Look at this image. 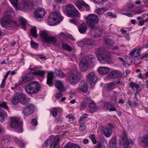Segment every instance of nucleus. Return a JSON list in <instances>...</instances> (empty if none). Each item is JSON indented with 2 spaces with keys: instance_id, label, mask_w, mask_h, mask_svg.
I'll list each match as a JSON object with an SVG mask.
<instances>
[{
  "instance_id": "nucleus-1",
  "label": "nucleus",
  "mask_w": 148,
  "mask_h": 148,
  "mask_svg": "<svg viewBox=\"0 0 148 148\" xmlns=\"http://www.w3.org/2000/svg\"><path fill=\"white\" fill-rule=\"evenodd\" d=\"M95 51L98 60L101 63H106L111 57V53L106 52L103 48H97Z\"/></svg>"
},
{
  "instance_id": "nucleus-2",
  "label": "nucleus",
  "mask_w": 148,
  "mask_h": 148,
  "mask_svg": "<svg viewBox=\"0 0 148 148\" xmlns=\"http://www.w3.org/2000/svg\"><path fill=\"white\" fill-rule=\"evenodd\" d=\"M95 58L94 56L89 54L85 56L80 61L79 68L81 71H86L91 63L92 62V60Z\"/></svg>"
},
{
  "instance_id": "nucleus-3",
  "label": "nucleus",
  "mask_w": 148,
  "mask_h": 148,
  "mask_svg": "<svg viewBox=\"0 0 148 148\" xmlns=\"http://www.w3.org/2000/svg\"><path fill=\"white\" fill-rule=\"evenodd\" d=\"M41 87L39 82L33 81L28 84L25 87L26 92L29 94H36L39 92Z\"/></svg>"
},
{
  "instance_id": "nucleus-4",
  "label": "nucleus",
  "mask_w": 148,
  "mask_h": 148,
  "mask_svg": "<svg viewBox=\"0 0 148 148\" xmlns=\"http://www.w3.org/2000/svg\"><path fill=\"white\" fill-rule=\"evenodd\" d=\"M63 17L58 11L53 12L49 15L48 19V23L50 25H54L62 21Z\"/></svg>"
},
{
  "instance_id": "nucleus-5",
  "label": "nucleus",
  "mask_w": 148,
  "mask_h": 148,
  "mask_svg": "<svg viewBox=\"0 0 148 148\" xmlns=\"http://www.w3.org/2000/svg\"><path fill=\"white\" fill-rule=\"evenodd\" d=\"M120 144L123 145L124 148H130L134 145L133 141L131 139L127 138V134L124 129H123L122 135L120 136Z\"/></svg>"
},
{
  "instance_id": "nucleus-6",
  "label": "nucleus",
  "mask_w": 148,
  "mask_h": 148,
  "mask_svg": "<svg viewBox=\"0 0 148 148\" xmlns=\"http://www.w3.org/2000/svg\"><path fill=\"white\" fill-rule=\"evenodd\" d=\"M13 10L12 8L10 9V11L7 10L5 12V15L0 20V23L2 27H5L8 24L14 23L15 25L17 26L16 22L12 21L10 17V15Z\"/></svg>"
},
{
  "instance_id": "nucleus-7",
  "label": "nucleus",
  "mask_w": 148,
  "mask_h": 148,
  "mask_svg": "<svg viewBox=\"0 0 148 148\" xmlns=\"http://www.w3.org/2000/svg\"><path fill=\"white\" fill-rule=\"evenodd\" d=\"M65 10L68 16H73L79 18L81 16L80 13L73 4H67Z\"/></svg>"
},
{
  "instance_id": "nucleus-8",
  "label": "nucleus",
  "mask_w": 148,
  "mask_h": 148,
  "mask_svg": "<svg viewBox=\"0 0 148 148\" xmlns=\"http://www.w3.org/2000/svg\"><path fill=\"white\" fill-rule=\"evenodd\" d=\"M60 137L58 136H51L45 141L43 146L48 147L51 145L50 148H55L59 143Z\"/></svg>"
},
{
  "instance_id": "nucleus-9",
  "label": "nucleus",
  "mask_w": 148,
  "mask_h": 148,
  "mask_svg": "<svg viewBox=\"0 0 148 148\" xmlns=\"http://www.w3.org/2000/svg\"><path fill=\"white\" fill-rule=\"evenodd\" d=\"M85 20L88 27L91 29H94L95 26V24L98 23L99 22L97 15L93 14H89Z\"/></svg>"
},
{
  "instance_id": "nucleus-10",
  "label": "nucleus",
  "mask_w": 148,
  "mask_h": 148,
  "mask_svg": "<svg viewBox=\"0 0 148 148\" xmlns=\"http://www.w3.org/2000/svg\"><path fill=\"white\" fill-rule=\"evenodd\" d=\"M11 127L13 128L18 129V132H23L22 123L20 122L19 119L17 117H11L10 118Z\"/></svg>"
},
{
  "instance_id": "nucleus-11",
  "label": "nucleus",
  "mask_w": 148,
  "mask_h": 148,
  "mask_svg": "<svg viewBox=\"0 0 148 148\" xmlns=\"http://www.w3.org/2000/svg\"><path fill=\"white\" fill-rule=\"evenodd\" d=\"M12 4L15 7L16 9H19L22 10L28 8L30 5L31 3L29 2V0H22L24 4H20L17 5L18 0H9Z\"/></svg>"
},
{
  "instance_id": "nucleus-12",
  "label": "nucleus",
  "mask_w": 148,
  "mask_h": 148,
  "mask_svg": "<svg viewBox=\"0 0 148 148\" xmlns=\"http://www.w3.org/2000/svg\"><path fill=\"white\" fill-rule=\"evenodd\" d=\"M97 78V77L94 72H90L86 75V80L90 84L92 88L95 86Z\"/></svg>"
},
{
  "instance_id": "nucleus-13",
  "label": "nucleus",
  "mask_w": 148,
  "mask_h": 148,
  "mask_svg": "<svg viewBox=\"0 0 148 148\" xmlns=\"http://www.w3.org/2000/svg\"><path fill=\"white\" fill-rule=\"evenodd\" d=\"M78 74V72L76 68L71 71L69 77V80L71 84H75L78 82L79 79Z\"/></svg>"
},
{
  "instance_id": "nucleus-14",
  "label": "nucleus",
  "mask_w": 148,
  "mask_h": 148,
  "mask_svg": "<svg viewBox=\"0 0 148 148\" xmlns=\"http://www.w3.org/2000/svg\"><path fill=\"white\" fill-rule=\"evenodd\" d=\"M79 2L77 1L75 3V5L80 11L84 10L88 11L90 9L89 6L86 4L83 0H79Z\"/></svg>"
},
{
  "instance_id": "nucleus-15",
  "label": "nucleus",
  "mask_w": 148,
  "mask_h": 148,
  "mask_svg": "<svg viewBox=\"0 0 148 148\" xmlns=\"http://www.w3.org/2000/svg\"><path fill=\"white\" fill-rule=\"evenodd\" d=\"M46 13L45 9L41 7H38L34 12V15L36 18H42Z\"/></svg>"
},
{
  "instance_id": "nucleus-16",
  "label": "nucleus",
  "mask_w": 148,
  "mask_h": 148,
  "mask_svg": "<svg viewBox=\"0 0 148 148\" xmlns=\"http://www.w3.org/2000/svg\"><path fill=\"white\" fill-rule=\"evenodd\" d=\"M34 106L32 104L29 105L25 108L23 112L24 114V117L27 116L32 113L34 110Z\"/></svg>"
},
{
  "instance_id": "nucleus-17",
  "label": "nucleus",
  "mask_w": 148,
  "mask_h": 148,
  "mask_svg": "<svg viewBox=\"0 0 148 148\" xmlns=\"http://www.w3.org/2000/svg\"><path fill=\"white\" fill-rule=\"evenodd\" d=\"M95 42L94 40L90 38L84 39L83 41H81L78 42L77 44L80 46H83L84 45L89 46L94 44Z\"/></svg>"
},
{
  "instance_id": "nucleus-18",
  "label": "nucleus",
  "mask_w": 148,
  "mask_h": 148,
  "mask_svg": "<svg viewBox=\"0 0 148 148\" xmlns=\"http://www.w3.org/2000/svg\"><path fill=\"white\" fill-rule=\"evenodd\" d=\"M102 29H95L94 28L91 30L90 34L93 38L99 37L101 35Z\"/></svg>"
},
{
  "instance_id": "nucleus-19",
  "label": "nucleus",
  "mask_w": 148,
  "mask_h": 148,
  "mask_svg": "<svg viewBox=\"0 0 148 148\" xmlns=\"http://www.w3.org/2000/svg\"><path fill=\"white\" fill-rule=\"evenodd\" d=\"M19 102L23 105H26L29 103V100L25 97L24 94H20L18 95Z\"/></svg>"
},
{
  "instance_id": "nucleus-20",
  "label": "nucleus",
  "mask_w": 148,
  "mask_h": 148,
  "mask_svg": "<svg viewBox=\"0 0 148 148\" xmlns=\"http://www.w3.org/2000/svg\"><path fill=\"white\" fill-rule=\"evenodd\" d=\"M98 71L100 74L105 75L107 74L110 71V68L107 67L100 66L99 67Z\"/></svg>"
},
{
  "instance_id": "nucleus-21",
  "label": "nucleus",
  "mask_w": 148,
  "mask_h": 148,
  "mask_svg": "<svg viewBox=\"0 0 148 148\" xmlns=\"http://www.w3.org/2000/svg\"><path fill=\"white\" fill-rule=\"evenodd\" d=\"M79 88L80 90L86 92L88 90V84L85 81H81L79 84Z\"/></svg>"
},
{
  "instance_id": "nucleus-22",
  "label": "nucleus",
  "mask_w": 148,
  "mask_h": 148,
  "mask_svg": "<svg viewBox=\"0 0 148 148\" xmlns=\"http://www.w3.org/2000/svg\"><path fill=\"white\" fill-rule=\"evenodd\" d=\"M45 43L48 44H52L54 45L57 44V40L55 37L53 36H48Z\"/></svg>"
},
{
  "instance_id": "nucleus-23",
  "label": "nucleus",
  "mask_w": 148,
  "mask_h": 148,
  "mask_svg": "<svg viewBox=\"0 0 148 148\" xmlns=\"http://www.w3.org/2000/svg\"><path fill=\"white\" fill-rule=\"evenodd\" d=\"M36 69L37 67H34V69H32V70L34 71V73L35 75H38L42 77H43L45 76L46 72L42 70H37Z\"/></svg>"
},
{
  "instance_id": "nucleus-24",
  "label": "nucleus",
  "mask_w": 148,
  "mask_h": 148,
  "mask_svg": "<svg viewBox=\"0 0 148 148\" xmlns=\"http://www.w3.org/2000/svg\"><path fill=\"white\" fill-rule=\"evenodd\" d=\"M56 87L62 92H64L65 90L64 88L63 83L62 82L59 80L57 81L55 84Z\"/></svg>"
},
{
  "instance_id": "nucleus-25",
  "label": "nucleus",
  "mask_w": 148,
  "mask_h": 148,
  "mask_svg": "<svg viewBox=\"0 0 148 148\" xmlns=\"http://www.w3.org/2000/svg\"><path fill=\"white\" fill-rule=\"evenodd\" d=\"M66 42H68V40H65V41L64 40H63L62 42V46L63 49L64 50H68L69 51H72V48L67 44Z\"/></svg>"
},
{
  "instance_id": "nucleus-26",
  "label": "nucleus",
  "mask_w": 148,
  "mask_h": 148,
  "mask_svg": "<svg viewBox=\"0 0 148 148\" xmlns=\"http://www.w3.org/2000/svg\"><path fill=\"white\" fill-rule=\"evenodd\" d=\"M53 74L54 73L52 72L48 73V74L47 83L50 86H51L52 84Z\"/></svg>"
},
{
  "instance_id": "nucleus-27",
  "label": "nucleus",
  "mask_w": 148,
  "mask_h": 148,
  "mask_svg": "<svg viewBox=\"0 0 148 148\" xmlns=\"http://www.w3.org/2000/svg\"><path fill=\"white\" fill-rule=\"evenodd\" d=\"M59 36L60 38L63 39L64 40H67L66 39L67 38H68L69 37H71L70 38L72 40H75L74 39L72 38V37L71 36L67 34L66 33L62 32L59 34Z\"/></svg>"
},
{
  "instance_id": "nucleus-28",
  "label": "nucleus",
  "mask_w": 148,
  "mask_h": 148,
  "mask_svg": "<svg viewBox=\"0 0 148 148\" xmlns=\"http://www.w3.org/2000/svg\"><path fill=\"white\" fill-rule=\"evenodd\" d=\"M15 142L18 144V145L20 146L23 147L25 146L27 143V142L25 141L22 140L21 139H19L17 137H15L14 138Z\"/></svg>"
},
{
  "instance_id": "nucleus-29",
  "label": "nucleus",
  "mask_w": 148,
  "mask_h": 148,
  "mask_svg": "<svg viewBox=\"0 0 148 148\" xmlns=\"http://www.w3.org/2000/svg\"><path fill=\"white\" fill-rule=\"evenodd\" d=\"M40 36L41 39L43 42H45L46 40L49 36L45 31H43L40 32Z\"/></svg>"
},
{
  "instance_id": "nucleus-30",
  "label": "nucleus",
  "mask_w": 148,
  "mask_h": 148,
  "mask_svg": "<svg viewBox=\"0 0 148 148\" xmlns=\"http://www.w3.org/2000/svg\"><path fill=\"white\" fill-rule=\"evenodd\" d=\"M30 69V71L29 73H28L27 75V76L29 81L32 80L34 77L35 75V74L34 73V71L32 70V69H34V68H31L30 66L29 68Z\"/></svg>"
},
{
  "instance_id": "nucleus-31",
  "label": "nucleus",
  "mask_w": 148,
  "mask_h": 148,
  "mask_svg": "<svg viewBox=\"0 0 148 148\" xmlns=\"http://www.w3.org/2000/svg\"><path fill=\"white\" fill-rule=\"evenodd\" d=\"M103 132L105 136L107 137H109L112 134V130L110 128L106 127L103 129Z\"/></svg>"
},
{
  "instance_id": "nucleus-32",
  "label": "nucleus",
  "mask_w": 148,
  "mask_h": 148,
  "mask_svg": "<svg viewBox=\"0 0 148 148\" xmlns=\"http://www.w3.org/2000/svg\"><path fill=\"white\" fill-rule=\"evenodd\" d=\"M87 28V26L85 23H82L81 24L79 28V31L81 34L84 33Z\"/></svg>"
},
{
  "instance_id": "nucleus-33",
  "label": "nucleus",
  "mask_w": 148,
  "mask_h": 148,
  "mask_svg": "<svg viewBox=\"0 0 148 148\" xmlns=\"http://www.w3.org/2000/svg\"><path fill=\"white\" fill-rule=\"evenodd\" d=\"M119 73L117 71H114L110 73L108 75L110 78H115L119 76Z\"/></svg>"
},
{
  "instance_id": "nucleus-34",
  "label": "nucleus",
  "mask_w": 148,
  "mask_h": 148,
  "mask_svg": "<svg viewBox=\"0 0 148 148\" xmlns=\"http://www.w3.org/2000/svg\"><path fill=\"white\" fill-rule=\"evenodd\" d=\"M19 21L20 22L23 29L25 30L26 29V25L27 24L26 21L25 19L22 17L19 18Z\"/></svg>"
},
{
  "instance_id": "nucleus-35",
  "label": "nucleus",
  "mask_w": 148,
  "mask_h": 148,
  "mask_svg": "<svg viewBox=\"0 0 148 148\" xmlns=\"http://www.w3.org/2000/svg\"><path fill=\"white\" fill-rule=\"evenodd\" d=\"M7 116V114L3 110L0 109V121L1 122L4 121V118Z\"/></svg>"
},
{
  "instance_id": "nucleus-36",
  "label": "nucleus",
  "mask_w": 148,
  "mask_h": 148,
  "mask_svg": "<svg viewBox=\"0 0 148 148\" xmlns=\"http://www.w3.org/2000/svg\"><path fill=\"white\" fill-rule=\"evenodd\" d=\"M89 110L91 113L95 112L97 110V108L95 104L93 103H89L88 105Z\"/></svg>"
},
{
  "instance_id": "nucleus-37",
  "label": "nucleus",
  "mask_w": 148,
  "mask_h": 148,
  "mask_svg": "<svg viewBox=\"0 0 148 148\" xmlns=\"http://www.w3.org/2000/svg\"><path fill=\"white\" fill-rule=\"evenodd\" d=\"M116 143V139L115 138H113L111 139L109 142L110 146V148H117Z\"/></svg>"
},
{
  "instance_id": "nucleus-38",
  "label": "nucleus",
  "mask_w": 148,
  "mask_h": 148,
  "mask_svg": "<svg viewBox=\"0 0 148 148\" xmlns=\"http://www.w3.org/2000/svg\"><path fill=\"white\" fill-rule=\"evenodd\" d=\"M106 11L105 7L99 8L95 10V12L99 15H102Z\"/></svg>"
},
{
  "instance_id": "nucleus-39",
  "label": "nucleus",
  "mask_w": 148,
  "mask_h": 148,
  "mask_svg": "<svg viewBox=\"0 0 148 148\" xmlns=\"http://www.w3.org/2000/svg\"><path fill=\"white\" fill-rule=\"evenodd\" d=\"M136 48H135L131 51L130 52V55L131 56H134L135 57H136L139 56V53L138 51L136 52L137 55H135L134 54V53L136 51Z\"/></svg>"
},
{
  "instance_id": "nucleus-40",
  "label": "nucleus",
  "mask_w": 148,
  "mask_h": 148,
  "mask_svg": "<svg viewBox=\"0 0 148 148\" xmlns=\"http://www.w3.org/2000/svg\"><path fill=\"white\" fill-rule=\"evenodd\" d=\"M31 33L32 36L34 37H36L38 36L36 27H33L31 29Z\"/></svg>"
},
{
  "instance_id": "nucleus-41",
  "label": "nucleus",
  "mask_w": 148,
  "mask_h": 148,
  "mask_svg": "<svg viewBox=\"0 0 148 148\" xmlns=\"http://www.w3.org/2000/svg\"><path fill=\"white\" fill-rule=\"evenodd\" d=\"M62 110L61 109L59 108H53L51 110V112L53 116H56L57 114V112L59 110Z\"/></svg>"
},
{
  "instance_id": "nucleus-42",
  "label": "nucleus",
  "mask_w": 148,
  "mask_h": 148,
  "mask_svg": "<svg viewBox=\"0 0 148 148\" xmlns=\"http://www.w3.org/2000/svg\"><path fill=\"white\" fill-rule=\"evenodd\" d=\"M130 10H129L128 11H131V12L132 14H140L143 12L144 11V10L141 9L136 10H131L130 9Z\"/></svg>"
},
{
  "instance_id": "nucleus-43",
  "label": "nucleus",
  "mask_w": 148,
  "mask_h": 148,
  "mask_svg": "<svg viewBox=\"0 0 148 148\" xmlns=\"http://www.w3.org/2000/svg\"><path fill=\"white\" fill-rule=\"evenodd\" d=\"M116 84V82H111L108 85L107 88L109 90H111L115 88Z\"/></svg>"
},
{
  "instance_id": "nucleus-44",
  "label": "nucleus",
  "mask_w": 148,
  "mask_h": 148,
  "mask_svg": "<svg viewBox=\"0 0 148 148\" xmlns=\"http://www.w3.org/2000/svg\"><path fill=\"white\" fill-rule=\"evenodd\" d=\"M55 72L56 75L59 77L63 78L65 76L64 74L62 71L58 70H56Z\"/></svg>"
},
{
  "instance_id": "nucleus-45",
  "label": "nucleus",
  "mask_w": 148,
  "mask_h": 148,
  "mask_svg": "<svg viewBox=\"0 0 148 148\" xmlns=\"http://www.w3.org/2000/svg\"><path fill=\"white\" fill-rule=\"evenodd\" d=\"M19 102L18 96H15L12 101V103L14 105L17 104Z\"/></svg>"
},
{
  "instance_id": "nucleus-46",
  "label": "nucleus",
  "mask_w": 148,
  "mask_h": 148,
  "mask_svg": "<svg viewBox=\"0 0 148 148\" xmlns=\"http://www.w3.org/2000/svg\"><path fill=\"white\" fill-rule=\"evenodd\" d=\"M10 137L9 135H4L2 137V139L5 142H8L10 141Z\"/></svg>"
},
{
  "instance_id": "nucleus-47",
  "label": "nucleus",
  "mask_w": 148,
  "mask_h": 148,
  "mask_svg": "<svg viewBox=\"0 0 148 148\" xmlns=\"http://www.w3.org/2000/svg\"><path fill=\"white\" fill-rule=\"evenodd\" d=\"M86 127V126L84 123H80L79 130L80 132H82L85 129Z\"/></svg>"
},
{
  "instance_id": "nucleus-48",
  "label": "nucleus",
  "mask_w": 148,
  "mask_h": 148,
  "mask_svg": "<svg viewBox=\"0 0 148 148\" xmlns=\"http://www.w3.org/2000/svg\"><path fill=\"white\" fill-rule=\"evenodd\" d=\"M30 45L32 48L36 49L38 47V44L35 43L31 40L30 42Z\"/></svg>"
},
{
  "instance_id": "nucleus-49",
  "label": "nucleus",
  "mask_w": 148,
  "mask_h": 148,
  "mask_svg": "<svg viewBox=\"0 0 148 148\" xmlns=\"http://www.w3.org/2000/svg\"><path fill=\"white\" fill-rule=\"evenodd\" d=\"M89 137L94 144H96V143L97 141L95 138V136L94 134H93L90 135L89 136Z\"/></svg>"
},
{
  "instance_id": "nucleus-50",
  "label": "nucleus",
  "mask_w": 148,
  "mask_h": 148,
  "mask_svg": "<svg viewBox=\"0 0 148 148\" xmlns=\"http://www.w3.org/2000/svg\"><path fill=\"white\" fill-rule=\"evenodd\" d=\"M130 86L132 88L135 87L136 89L138 88L139 87V85L138 84H136L135 82H131L130 84Z\"/></svg>"
},
{
  "instance_id": "nucleus-51",
  "label": "nucleus",
  "mask_w": 148,
  "mask_h": 148,
  "mask_svg": "<svg viewBox=\"0 0 148 148\" xmlns=\"http://www.w3.org/2000/svg\"><path fill=\"white\" fill-rule=\"evenodd\" d=\"M106 44L108 45H111L113 43V41L109 38H107L106 40Z\"/></svg>"
},
{
  "instance_id": "nucleus-52",
  "label": "nucleus",
  "mask_w": 148,
  "mask_h": 148,
  "mask_svg": "<svg viewBox=\"0 0 148 148\" xmlns=\"http://www.w3.org/2000/svg\"><path fill=\"white\" fill-rule=\"evenodd\" d=\"M21 79L22 80L21 83H25L29 81L26 75L25 76H22Z\"/></svg>"
},
{
  "instance_id": "nucleus-53",
  "label": "nucleus",
  "mask_w": 148,
  "mask_h": 148,
  "mask_svg": "<svg viewBox=\"0 0 148 148\" xmlns=\"http://www.w3.org/2000/svg\"><path fill=\"white\" fill-rule=\"evenodd\" d=\"M74 144H73L71 143H68L66 144L65 148H73V145Z\"/></svg>"
},
{
  "instance_id": "nucleus-54",
  "label": "nucleus",
  "mask_w": 148,
  "mask_h": 148,
  "mask_svg": "<svg viewBox=\"0 0 148 148\" xmlns=\"http://www.w3.org/2000/svg\"><path fill=\"white\" fill-rule=\"evenodd\" d=\"M69 22H70V23L72 24H73L75 25H77L78 24V22L76 20H75L74 18L70 19Z\"/></svg>"
},
{
  "instance_id": "nucleus-55",
  "label": "nucleus",
  "mask_w": 148,
  "mask_h": 148,
  "mask_svg": "<svg viewBox=\"0 0 148 148\" xmlns=\"http://www.w3.org/2000/svg\"><path fill=\"white\" fill-rule=\"evenodd\" d=\"M32 125L34 126H36L38 124L37 121L36 119H33L31 121Z\"/></svg>"
},
{
  "instance_id": "nucleus-56",
  "label": "nucleus",
  "mask_w": 148,
  "mask_h": 148,
  "mask_svg": "<svg viewBox=\"0 0 148 148\" xmlns=\"http://www.w3.org/2000/svg\"><path fill=\"white\" fill-rule=\"evenodd\" d=\"M66 118H68L69 119H71L72 120H74L75 119V117L73 116L71 114H69L67 115L66 116Z\"/></svg>"
},
{
  "instance_id": "nucleus-57",
  "label": "nucleus",
  "mask_w": 148,
  "mask_h": 148,
  "mask_svg": "<svg viewBox=\"0 0 148 148\" xmlns=\"http://www.w3.org/2000/svg\"><path fill=\"white\" fill-rule=\"evenodd\" d=\"M134 59V63L136 64H140L141 61V59L138 58L137 57H135Z\"/></svg>"
},
{
  "instance_id": "nucleus-58",
  "label": "nucleus",
  "mask_w": 148,
  "mask_h": 148,
  "mask_svg": "<svg viewBox=\"0 0 148 148\" xmlns=\"http://www.w3.org/2000/svg\"><path fill=\"white\" fill-rule=\"evenodd\" d=\"M147 23L145 20H143L141 21H140L138 22V25L139 26H142L144 25V23Z\"/></svg>"
},
{
  "instance_id": "nucleus-59",
  "label": "nucleus",
  "mask_w": 148,
  "mask_h": 148,
  "mask_svg": "<svg viewBox=\"0 0 148 148\" xmlns=\"http://www.w3.org/2000/svg\"><path fill=\"white\" fill-rule=\"evenodd\" d=\"M87 104V103H86L85 102H82L81 105V108L82 109H84L86 107Z\"/></svg>"
},
{
  "instance_id": "nucleus-60",
  "label": "nucleus",
  "mask_w": 148,
  "mask_h": 148,
  "mask_svg": "<svg viewBox=\"0 0 148 148\" xmlns=\"http://www.w3.org/2000/svg\"><path fill=\"white\" fill-rule=\"evenodd\" d=\"M121 14L125 15L126 16H127L129 17H132L133 16V15L132 14L129 13H121Z\"/></svg>"
},
{
  "instance_id": "nucleus-61",
  "label": "nucleus",
  "mask_w": 148,
  "mask_h": 148,
  "mask_svg": "<svg viewBox=\"0 0 148 148\" xmlns=\"http://www.w3.org/2000/svg\"><path fill=\"white\" fill-rule=\"evenodd\" d=\"M134 7V5L132 4H131L129 5L128 6H127V9L125 10L127 12H131V11H128L129 10H130V9L131 10H133L131 8H132Z\"/></svg>"
},
{
  "instance_id": "nucleus-62",
  "label": "nucleus",
  "mask_w": 148,
  "mask_h": 148,
  "mask_svg": "<svg viewBox=\"0 0 148 148\" xmlns=\"http://www.w3.org/2000/svg\"><path fill=\"white\" fill-rule=\"evenodd\" d=\"M11 72L10 71H9L8 72L6 73L5 74V75L3 79V80H4L5 81L8 75Z\"/></svg>"
},
{
  "instance_id": "nucleus-63",
  "label": "nucleus",
  "mask_w": 148,
  "mask_h": 148,
  "mask_svg": "<svg viewBox=\"0 0 148 148\" xmlns=\"http://www.w3.org/2000/svg\"><path fill=\"white\" fill-rule=\"evenodd\" d=\"M5 81L2 80L1 84L0 85L1 87L2 88H4L5 84Z\"/></svg>"
},
{
  "instance_id": "nucleus-64",
  "label": "nucleus",
  "mask_w": 148,
  "mask_h": 148,
  "mask_svg": "<svg viewBox=\"0 0 148 148\" xmlns=\"http://www.w3.org/2000/svg\"><path fill=\"white\" fill-rule=\"evenodd\" d=\"M62 96V93L61 92H60L58 93L56 95V97L57 99H59Z\"/></svg>"
}]
</instances>
